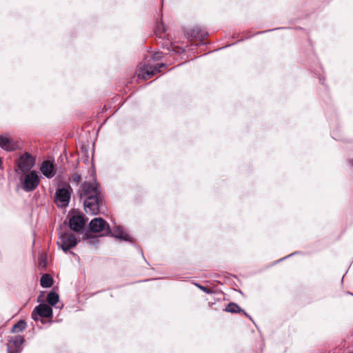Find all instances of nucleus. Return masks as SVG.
Masks as SVG:
<instances>
[{"mask_svg": "<svg viewBox=\"0 0 353 353\" xmlns=\"http://www.w3.org/2000/svg\"><path fill=\"white\" fill-rule=\"evenodd\" d=\"M165 67L163 63L153 64L151 61L141 63L137 71L139 79H149L154 75L161 72V68Z\"/></svg>", "mask_w": 353, "mask_h": 353, "instance_id": "f257e3e1", "label": "nucleus"}, {"mask_svg": "<svg viewBox=\"0 0 353 353\" xmlns=\"http://www.w3.org/2000/svg\"><path fill=\"white\" fill-rule=\"evenodd\" d=\"M72 189L70 185L66 184L58 188L55 192L54 202L59 208H65L68 205Z\"/></svg>", "mask_w": 353, "mask_h": 353, "instance_id": "f03ea898", "label": "nucleus"}, {"mask_svg": "<svg viewBox=\"0 0 353 353\" xmlns=\"http://www.w3.org/2000/svg\"><path fill=\"white\" fill-rule=\"evenodd\" d=\"M79 196L81 199H85L92 196H100L101 192L97 183L83 182L78 191Z\"/></svg>", "mask_w": 353, "mask_h": 353, "instance_id": "7ed1b4c3", "label": "nucleus"}, {"mask_svg": "<svg viewBox=\"0 0 353 353\" xmlns=\"http://www.w3.org/2000/svg\"><path fill=\"white\" fill-rule=\"evenodd\" d=\"M40 183V177L38 173L33 170L28 172L24 176L22 181V188L26 192H31L34 190Z\"/></svg>", "mask_w": 353, "mask_h": 353, "instance_id": "20e7f679", "label": "nucleus"}, {"mask_svg": "<svg viewBox=\"0 0 353 353\" xmlns=\"http://www.w3.org/2000/svg\"><path fill=\"white\" fill-rule=\"evenodd\" d=\"M78 243L75 235L64 232L61 233L57 241V245L65 252H68L72 248H74Z\"/></svg>", "mask_w": 353, "mask_h": 353, "instance_id": "39448f33", "label": "nucleus"}, {"mask_svg": "<svg viewBox=\"0 0 353 353\" xmlns=\"http://www.w3.org/2000/svg\"><path fill=\"white\" fill-rule=\"evenodd\" d=\"M25 339L21 335L9 336L8 339L7 349L8 353H21L23 350V344Z\"/></svg>", "mask_w": 353, "mask_h": 353, "instance_id": "423d86ee", "label": "nucleus"}, {"mask_svg": "<svg viewBox=\"0 0 353 353\" xmlns=\"http://www.w3.org/2000/svg\"><path fill=\"white\" fill-rule=\"evenodd\" d=\"M35 159L28 152L21 155L17 161V166L23 173L28 172L33 168Z\"/></svg>", "mask_w": 353, "mask_h": 353, "instance_id": "0eeeda50", "label": "nucleus"}, {"mask_svg": "<svg viewBox=\"0 0 353 353\" xmlns=\"http://www.w3.org/2000/svg\"><path fill=\"white\" fill-rule=\"evenodd\" d=\"M85 224L84 216L80 213L69 214V227L77 232H80Z\"/></svg>", "mask_w": 353, "mask_h": 353, "instance_id": "6e6552de", "label": "nucleus"}, {"mask_svg": "<svg viewBox=\"0 0 353 353\" xmlns=\"http://www.w3.org/2000/svg\"><path fill=\"white\" fill-rule=\"evenodd\" d=\"M90 230L94 233L105 230V234H110V229L108 223L102 218H94L89 223Z\"/></svg>", "mask_w": 353, "mask_h": 353, "instance_id": "1a4fd4ad", "label": "nucleus"}, {"mask_svg": "<svg viewBox=\"0 0 353 353\" xmlns=\"http://www.w3.org/2000/svg\"><path fill=\"white\" fill-rule=\"evenodd\" d=\"M100 196H92L84 201V208L87 213L97 214L100 210Z\"/></svg>", "mask_w": 353, "mask_h": 353, "instance_id": "9d476101", "label": "nucleus"}, {"mask_svg": "<svg viewBox=\"0 0 353 353\" xmlns=\"http://www.w3.org/2000/svg\"><path fill=\"white\" fill-rule=\"evenodd\" d=\"M52 316V309L46 304H39L33 310L32 317L34 321L39 320V316L50 318Z\"/></svg>", "mask_w": 353, "mask_h": 353, "instance_id": "9b49d317", "label": "nucleus"}, {"mask_svg": "<svg viewBox=\"0 0 353 353\" xmlns=\"http://www.w3.org/2000/svg\"><path fill=\"white\" fill-rule=\"evenodd\" d=\"M40 170L48 179H52L56 174L54 163L49 160H46L42 162Z\"/></svg>", "mask_w": 353, "mask_h": 353, "instance_id": "f8f14e48", "label": "nucleus"}, {"mask_svg": "<svg viewBox=\"0 0 353 353\" xmlns=\"http://www.w3.org/2000/svg\"><path fill=\"white\" fill-rule=\"evenodd\" d=\"M0 147L6 151H14L18 146L8 135L3 134L0 136Z\"/></svg>", "mask_w": 353, "mask_h": 353, "instance_id": "ddd939ff", "label": "nucleus"}, {"mask_svg": "<svg viewBox=\"0 0 353 353\" xmlns=\"http://www.w3.org/2000/svg\"><path fill=\"white\" fill-rule=\"evenodd\" d=\"M110 233H112V235L116 238L125 241L130 240L129 234L126 233L120 226H117L113 228L112 232L110 231Z\"/></svg>", "mask_w": 353, "mask_h": 353, "instance_id": "4468645a", "label": "nucleus"}, {"mask_svg": "<svg viewBox=\"0 0 353 353\" xmlns=\"http://www.w3.org/2000/svg\"><path fill=\"white\" fill-rule=\"evenodd\" d=\"M41 285L43 288H50L53 284V279L50 274H45L41 278Z\"/></svg>", "mask_w": 353, "mask_h": 353, "instance_id": "2eb2a0df", "label": "nucleus"}, {"mask_svg": "<svg viewBox=\"0 0 353 353\" xmlns=\"http://www.w3.org/2000/svg\"><path fill=\"white\" fill-rule=\"evenodd\" d=\"M26 323L24 321L20 320L13 325L12 332L13 333L21 332L26 328Z\"/></svg>", "mask_w": 353, "mask_h": 353, "instance_id": "dca6fc26", "label": "nucleus"}, {"mask_svg": "<svg viewBox=\"0 0 353 353\" xmlns=\"http://www.w3.org/2000/svg\"><path fill=\"white\" fill-rule=\"evenodd\" d=\"M225 312H230V313H239L240 312H243L242 310H241L240 307L234 303H228L225 310Z\"/></svg>", "mask_w": 353, "mask_h": 353, "instance_id": "f3484780", "label": "nucleus"}, {"mask_svg": "<svg viewBox=\"0 0 353 353\" xmlns=\"http://www.w3.org/2000/svg\"><path fill=\"white\" fill-rule=\"evenodd\" d=\"M59 301V295L54 292H50L47 296V302L51 305H54Z\"/></svg>", "mask_w": 353, "mask_h": 353, "instance_id": "a211bd4d", "label": "nucleus"}, {"mask_svg": "<svg viewBox=\"0 0 353 353\" xmlns=\"http://www.w3.org/2000/svg\"><path fill=\"white\" fill-rule=\"evenodd\" d=\"M191 35L194 37L197 38L200 41H203L208 36V33L205 32H201L198 29H194L192 31Z\"/></svg>", "mask_w": 353, "mask_h": 353, "instance_id": "6ab92c4d", "label": "nucleus"}, {"mask_svg": "<svg viewBox=\"0 0 353 353\" xmlns=\"http://www.w3.org/2000/svg\"><path fill=\"white\" fill-rule=\"evenodd\" d=\"M165 32V28L163 23L158 25L157 30L155 32L157 35L162 37L161 34Z\"/></svg>", "mask_w": 353, "mask_h": 353, "instance_id": "aec40b11", "label": "nucleus"}, {"mask_svg": "<svg viewBox=\"0 0 353 353\" xmlns=\"http://www.w3.org/2000/svg\"><path fill=\"white\" fill-rule=\"evenodd\" d=\"M162 57H163V53L161 52H157L152 55V57H151L150 60H149V61H154L156 60H159Z\"/></svg>", "mask_w": 353, "mask_h": 353, "instance_id": "412c9836", "label": "nucleus"}, {"mask_svg": "<svg viewBox=\"0 0 353 353\" xmlns=\"http://www.w3.org/2000/svg\"><path fill=\"white\" fill-rule=\"evenodd\" d=\"M81 179V176L78 173H74L71 176V181L74 183H79Z\"/></svg>", "mask_w": 353, "mask_h": 353, "instance_id": "4be33fe9", "label": "nucleus"}, {"mask_svg": "<svg viewBox=\"0 0 353 353\" xmlns=\"http://www.w3.org/2000/svg\"><path fill=\"white\" fill-rule=\"evenodd\" d=\"M196 285L199 289H201L202 291L205 292V293L209 294V293L212 292L211 290L208 287L203 286L201 285Z\"/></svg>", "mask_w": 353, "mask_h": 353, "instance_id": "5701e85b", "label": "nucleus"}]
</instances>
